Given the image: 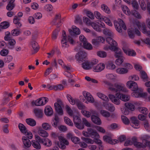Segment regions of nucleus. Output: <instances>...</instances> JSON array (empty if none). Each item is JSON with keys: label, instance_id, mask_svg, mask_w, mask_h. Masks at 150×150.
<instances>
[{"label": "nucleus", "instance_id": "nucleus-60", "mask_svg": "<svg viewBox=\"0 0 150 150\" xmlns=\"http://www.w3.org/2000/svg\"><path fill=\"white\" fill-rule=\"evenodd\" d=\"M102 19L109 26H112V24L110 20L108 18L104 17L102 18Z\"/></svg>", "mask_w": 150, "mask_h": 150}, {"label": "nucleus", "instance_id": "nucleus-2", "mask_svg": "<svg viewBox=\"0 0 150 150\" xmlns=\"http://www.w3.org/2000/svg\"><path fill=\"white\" fill-rule=\"evenodd\" d=\"M103 83L105 86H106L109 90L113 92L118 93V91L127 92V89L124 84L119 83H112L107 80L103 81Z\"/></svg>", "mask_w": 150, "mask_h": 150}, {"label": "nucleus", "instance_id": "nucleus-1", "mask_svg": "<svg viewBox=\"0 0 150 150\" xmlns=\"http://www.w3.org/2000/svg\"><path fill=\"white\" fill-rule=\"evenodd\" d=\"M103 33L106 36V41L109 45H105L104 49L105 50H110L115 52V56L116 58H121L123 56V54L121 50L117 47V42L112 38L114 35L113 33L110 30L105 28L103 30Z\"/></svg>", "mask_w": 150, "mask_h": 150}, {"label": "nucleus", "instance_id": "nucleus-52", "mask_svg": "<svg viewBox=\"0 0 150 150\" xmlns=\"http://www.w3.org/2000/svg\"><path fill=\"white\" fill-rule=\"evenodd\" d=\"M27 139H31L33 138V136L32 133L30 131L28 130L24 134Z\"/></svg>", "mask_w": 150, "mask_h": 150}, {"label": "nucleus", "instance_id": "nucleus-51", "mask_svg": "<svg viewBox=\"0 0 150 150\" xmlns=\"http://www.w3.org/2000/svg\"><path fill=\"white\" fill-rule=\"evenodd\" d=\"M125 58L124 57H121V58H118V59H116L115 62L116 65L120 66L124 62Z\"/></svg>", "mask_w": 150, "mask_h": 150}, {"label": "nucleus", "instance_id": "nucleus-33", "mask_svg": "<svg viewBox=\"0 0 150 150\" xmlns=\"http://www.w3.org/2000/svg\"><path fill=\"white\" fill-rule=\"evenodd\" d=\"M134 104L135 103L134 102H127L125 103V105L127 108L133 111L135 108Z\"/></svg>", "mask_w": 150, "mask_h": 150}, {"label": "nucleus", "instance_id": "nucleus-48", "mask_svg": "<svg viewBox=\"0 0 150 150\" xmlns=\"http://www.w3.org/2000/svg\"><path fill=\"white\" fill-rule=\"evenodd\" d=\"M150 138V136L148 135L144 134L141 135L140 137V139L142 141V143L144 144L147 142V139Z\"/></svg>", "mask_w": 150, "mask_h": 150}, {"label": "nucleus", "instance_id": "nucleus-45", "mask_svg": "<svg viewBox=\"0 0 150 150\" xmlns=\"http://www.w3.org/2000/svg\"><path fill=\"white\" fill-rule=\"evenodd\" d=\"M128 33L129 37L133 38L134 36V28L131 27L128 30Z\"/></svg>", "mask_w": 150, "mask_h": 150}, {"label": "nucleus", "instance_id": "nucleus-58", "mask_svg": "<svg viewBox=\"0 0 150 150\" xmlns=\"http://www.w3.org/2000/svg\"><path fill=\"white\" fill-rule=\"evenodd\" d=\"M97 55L101 58H105L107 56L106 53L104 51H100L97 52Z\"/></svg>", "mask_w": 150, "mask_h": 150}, {"label": "nucleus", "instance_id": "nucleus-56", "mask_svg": "<svg viewBox=\"0 0 150 150\" xmlns=\"http://www.w3.org/2000/svg\"><path fill=\"white\" fill-rule=\"evenodd\" d=\"M139 111L142 113L146 115L148 112V111L146 108L142 107H139L138 108Z\"/></svg>", "mask_w": 150, "mask_h": 150}, {"label": "nucleus", "instance_id": "nucleus-31", "mask_svg": "<svg viewBox=\"0 0 150 150\" xmlns=\"http://www.w3.org/2000/svg\"><path fill=\"white\" fill-rule=\"evenodd\" d=\"M105 77L107 79L112 81H117V76L115 74H108L106 75Z\"/></svg>", "mask_w": 150, "mask_h": 150}, {"label": "nucleus", "instance_id": "nucleus-44", "mask_svg": "<svg viewBox=\"0 0 150 150\" xmlns=\"http://www.w3.org/2000/svg\"><path fill=\"white\" fill-rule=\"evenodd\" d=\"M59 121V119L58 117L57 114L55 115H54V117L52 120V126L54 127H57Z\"/></svg>", "mask_w": 150, "mask_h": 150}, {"label": "nucleus", "instance_id": "nucleus-40", "mask_svg": "<svg viewBox=\"0 0 150 150\" xmlns=\"http://www.w3.org/2000/svg\"><path fill=\"white\" fill-rule=\"evenodd\" d=\"M8 41V48L10 49H13L16 43L15 40L13 39H10Z\"/></svg>", "mask_w": 150, "mask_h": 150}, {"label": "nucleus", "instance_id": "nucleus-16", "mask_svg": "<svg viewBox=\"0 0 150 150\" xmlns=\"http://www.w3.org/2000/svg\"><path fill=\"white\" fill-rule=\"evenodd\" d=\"M105 41V39L103 37L99 36L96 39H93L92 40V43L96 47H98L100 43H103Z\"/></svg>", "mask_w": 150, "mask_h": 150}, {"label": "nucleus", "instance_id": "nucleus-63", "mask_svg": "<svg viewBox=\"0 0 150 150\" xmlns=\"http://www.w3.org/2000/svg\"><path fill=\"white\" fill-rule=\"evenodd\" d=\"M121 118L122 122L125 124L128 125L130 121L129 120L126 116L124 115H122Z\"/></svg>", "mask_w": 150, "mask_h": 150}, {"label": "nucleus", "instance_id": "nucleus-41", "mask_svg": "<svg viewBox=\"0 0 150 150\" xmlns=\"http://www.w3.org/2000/svg\"><path fill=\"white\" fill-rule=\"evenodd\" d=\"M31 143L32 146L34 148L38 149H41V146L39 142L33 140L31 141Z\"/></svg>", "mask_w": 150, "mask_h": 150}, {"label": "nucleus", "instance_id": "nucleus-61", "mask_svg": "<svg viewBox=\"0 0 150 150\" xmlns=\"http://www.w3.org/2000/svg\"><path fill=\"white\" fill-rule=\"evenodd\" d=\"M78 108L80 110H84L86 109V106L83 105L79 100L76 104Z\"/></svg>", "mask_w": 150, "mask_h": 150}, {"label": "nucleus", "instance_id": "nucleus-9", "mask_svg": "<svg viewBox=\"0 0 150 150\" xmlns=\"http://www.w3.org/2000/svg\"><path fill=\"white\" fill-rule=\"evenodd\" d=\"M83 95L84 97V99H82L83 102H85L86 103H93L94 102V99L92 95L86 91L83 92Z\"/></svg>", "mask_w": 150, "mask_h": 150}, {"label": "nucleus", "instance_id": "nucleus-25", "mask_svg": "<svg viewBox=\"0 0 150 150\" xmlns=\"http://www.w3.org/2000/svg\"><path fill=\"white\" fill-rule=\"evenodd\" d=\"M91 118L92 122L98 125H100L102 122L100 119L98 117L92 115L91 116Z\"/></svg>", "mask_w": 150, "mask_h": 150}, {"label": "nucleus", "instance_id": "nucleus-14", "mask_svg": "<svg viewBox=\"0 0 150 150\" xmlns=\"http://www.w3.org/2000/svg\"><path fill=\"white\" fill-rule=\"evenodd\" d=\"M112 134H110L109 135H105L103 136V140L105 142L112 145L118 143V141L117 140L112 139Z\"/></svg>", "mask_w": 150, "mask_h": 150}, {"label": "nucleus", "instance_id": "nucleus-53", "mask_svg": "<svg viewBox=\"0 0 150 150\" xmlns=\"http://www.w3.org/2000/svg\"><path fill=\"white\" fill-rule=\"evenodd\" d=\"M65 109L68 114L71 116H73L74 114V112L71 108L68 105L65 106Z\"/></svg>", "mask_w": 150, "mask_h": 150}, {"label": "nucleus", "instance_id": "nucleus-13", "mask_svg": "<svg viewBox=\"0 0 150 150\" xmlns=\"http://www.w3.org/2000/svg\"><path fill=\"white\" fill-rule=\"evenodd\" d=\"M126 86L133 91H135L138 89V86L137 83L132 81L130 80L127 82Z\"/></svg>", "mask_w": 150, "mask_h": 150}, {"label": "nucleus", "instance_id": "nucleus-18", "mask_svg": "<svg viewBox=\"0 0 150 150\" xmlns=\"http://www.w3.org/2000/svg\"><path fill=\"white\" fill-rule=\"evenodd\" d=\"M146 95V93L142 92L139 89L137 91H134L131 93V96L132 97L135 98L144 97Z\"/></svg>", "mask_w": 150, "mask_h": 150}, {"label": "nucleus", "instance_id": "nucleus-5", "mask_svg": "<svg viewBox=\"0 0 150 150\" xmlns=\"http://www.w3.org/2000/svg\"><path fill=\"white\" fill-rule=\"evenodd\" d=\"M87 130V132L85 131L82 132V134L84 136L88 137L100 138L99 134L94 129L88 128Z\"/></svg>", "mask_w": 150, "mask_h": 150}, {"label": "nucleus", "instance_id": "nucleus-50", "mask_svg": "<svg viewBox=\"0 0 150 150\" xmlns=\"http://www.w3.org/2000/svg\"><path fill=\"white\" fill-rule=\"evenodd\" d=\"M18 128L20 131L23 134L28 130L25 126L21 123L19 124Z\"/></svg>", "mask_w": 150, "mask_h": 150}, {"label": "nucleus", "instance_id": "nucleus-59", "mask_svg": "<svg viewBox=\"0 0 150 150\" xmlns=\"http://www.w3.org/2000/svg\"><path fill=\"white\" fill-rule=\"evenodd\" d=\"M123 66L125 67V69H127L128 72L129 70L132 69L133 68L132 65L129 63L125 62L123 65Z\"/></svg>", "mask_w": 150, "mask_h": 150}, {"label": "nucleus", "instance_id": "nucleus-11", "mask_svg": "<svg viewBox=\"0 0 150 150\" xmlns=\"http://www.w3.org/2000/svg\"><path fill=\"white\" fill-rule=\"evenodd\" d=\"M87 54L83 51H81L76 55V60L79 63H81L85 61L87 59Z\"/></svg>", "mask_w": 150, "mask_h": 150}, {"label": "nucleus", "instance_id": "nucleus-17", "mask_svg": "<svg viewBox=\"0 0 150 150\" xmlns=\"http://www.w3.org/2000/svg\"><path fill=\"white\" fill-rule=\"evenodd\" d=\"M105 67V65L103 63H100L98 64L93 66V71L96 72H100L103 70Z\"/></svg>", "mask_w": 150, "mask_h": 150}, {"label": "nucleus", "instance_id": "nucleus-42", "mask_svg": "<svg viewBox=\"0 0 150 150\" xmlns=\"http://www.w3.org/2000/svg\"><path fill=\"white\" fill-rule=\"evenodd\" d=\"M27 124L31 126H34L36 125V122L35 120L31 118H27L26 119Z\"/></svg>", "mask_w": 150, "mask_h": 150}, {"label": "nucleus", "instance_id": "nucleus-38", "mask_svg": "<svg viewBox=\"0 0 150 150\" xmlns=\"http://www.w3.org/2000/svg\"><path fill=\"white\" fill-rule=\"evenodd\" d=\"M39 134L43 137H48L49 134L48 132L45 130L41 129L38 131Z\"/></svg>", "mask_w": 150, "mask_h": 150}, {"label": "nucleus", "instance_id": "nucleus-30", "mask_svg": "<svg viewBox=\"0 0 150 150\" xmlns=\"http://www.w3.org/2000/svg\"><path fill=\"white\" fill-rule=\"evenodd\" d=\"M45 113L46 115L50 116L53 114V112L52 108L50 106H47L45 108Z\"/></svg>", "mask_w": 150, "mask_h": 150}, {"label": "nucleus", "instance_id": "nucleus-6", "mask_svg": "<svg viewBox=\"0 0 150 150\" xmlns=\"http://www.w3.org/2000/svg\"><path fill=\"white\" fill-rule=\"evenodd\" d=\"M58 138L60 142H58L57 145L61 149H64L66 148V146L69 145V143L68 141L62 135L58 136Z\"/></svg>", "mask_w": 150, "mask_h": 150}, {"label": "nucleus", "instance_id": "nucleus-8", "mask_svg": "<svg viewBox=\"0 0 150 150\" xmlns=\"http://www.w3.org/2000/svg\"><path fill=\"white\" fill-rule=\"evenodd\" d=\"M63 106V103L60 100H58L54 104V107L56 112L60 115H62L63 114V111L62 109Z\"/></svg>", "mask_w": 150, "mask_h": 150}, {"label": "nucleus", "instance_id": "nucleus-57", "mask_svg": "<svg viewBox=\"0 0 150 150\" xmlns=\"http://www.w3.org/2000/svg\"><path fill=\"white\" fill-rule=\"evenodd\" d=\"M73 122L74 125H76L77 123H79L81 121V120L80 118L78 116L75 115L73 117Z\"/></svg>", "mask_w": 150, "mask_h": 150}, {"label": "nucleus", "instance_id": "nucleus-19", "mask_svg": "<svg viewBox=\"0 0 150 150\" xmlns=\"http://www.w3.org/2000/svg\"><path fill=\"white\" fill-rule=\"evenodd\" d=\"M61 44L62 47L64 48L67 47L69 45L67 43V36L65 32L63 30L62 31V38L61 40Z\"/></svg>", "mask_w": 150, "mask_h": 150}, {"label": "nucleus", "instance_id": "nucleus-15", "mask_svg": "<svg viewBox=\"0 0 150 150\" xmlns=\"http://www.w3.org/2000/svg\"><path fill=\"white\" fill-rule=\"evenodd\" d=\"M124 52L127 55L129 56L134 57L136 55V52L132 49H129L126 46H124L122 48Z\"/></svg>", "mask_w": 150, "mask_h": 150}, {"label": "nucleus", "instance_id": "nucleus-34", "mask_svg": "<svg viewBox=\"0 0 150 150\" xmlns=\"http://www.w3.org/2000/svg\"><path fill=\"white\" fill-rule=\"evenodd\" d=\"M90 25H91L93 28L96 31L99 32L101 31V29L98 23L92 22Z\"/></svg>", "mask_w": 150, "mask_h": 150}, {"label": "nucleus", "instance_id": "nucleus-22", "mask_svg": "<svg viewBox=\"0 0 150 150\" xmlns=\"http://www.w3.org/2000/svg\"><path fill=\"white\" fill-rule=\"evenodd\" d=\"M23 143L25 147H30L31 146V142L29 139H27L25 136L22 137Z\"/></svg>", "mask_w": 150, "mask_h": 150}, {"label": "nucleus", "instance_id": "nucleus-43", "mask_svg": "<svg viewBox=\"0 0 150 150\" xmlns=\"http://www.w3.org/2000/svg\"><path fill=\"white\" fill-rule=\"evenodd\" d=\"M42 144L45 146L50 147L52 145V143L50 139L47 138L44 139Z\"/></svg>", "mask_w": 150, "mask_h": 150}, {"label": "nucleus", "instance_id": "nucleus-24", "mask_svg": "<svg viewBox=\"0 0 150 150\" xmlns=\"http://www.w3.org/2000/svg\"><path fill=\"white\" fill-rule=\"evenodd\" d=\"M69 32L71 35L74 33L76 35H79L80 33V30L75 26H73L71 29H69Z\"/></svg>", "mask_w": 150, "mask_h": 150}, {"label": "nucleus", "instance_id": "nucleus-10", "mask_svg": "<svg viewBox=\"0 0 150 150\" xmlns=\"http://www.w3.org/2000/svg\"><path fill=\"white\" fill-rule=\"evenodd\" d=\"M134 142V145L137 147L141 148H145L147 146L149 147V150H150V141L147 142L144 144L138 142L137 138L134 137L132 139Z\"/></svg>", "mask_w": 150, "mask_h": 150}, {"label": "nucleus", "instance_id": "nucleus-37", "mask_svg": "<svg viewBox=\"0 0 150 150\" xmlns=\"http://www.w3.org/2000/svg\"><path fill=\"white\" fill-rule=\"evenodd\" d=\"M116 73L119 74H123L128 73L127 69L125 68H117L116 70Z\"/></svg>", "mask_w": 150, "mask_h": 150}, {"label": "nucleus", "instance_id": "nucleus-47", "mask_svg": "<svg viewBox=\"0 0 150 150\" xmlns=\"http://www.w3.org/2000/svg\"><path fill=\"white\" fill-rule=\"evenodd\" d=\"M83 47L84 48L88 50H92L93 49V46L92 45L86 41L83 44Z\"/></svg>", "mask_w": 150, "mask_h": 150}, {"label": "nucleus", "instance_id": "nucleus-3", "mask_svg": "<svg viewBox=\"0 0 150 150\" xmlns=\"http://www.w3.org/2000/svg\"><path fill=\"white\" fill-rule=\"evenodd\" d=\"M108 97L111 101L116 105H119L120 103V100L124 102H127L130 99V97L127 94L116 93L115 95L109 94Z\"/></svg>", "mask_w": 150, "mask_h": 150}, {"label": "nucleus", "instance_id": "nucleus-46", "mask_svg": "<svg viewBox=\"0 0 150 150\" xmlns=\"http://www.w3.org/2000/svg\"><path fill=\"white\" fill-rule=\"evenodd\" d=\"M21 33L20 30L18 29L15 28L12 30L11 31V35L14 36H17L20 35Z\"/></svg>", "mask_w": 150, "mask_h": 150}, {"label": "nucleus", "instance_id": "nucleus-12", "mask_svg": "<svg viewBox=\"0 0 150 150\" xmlns=\"http://www.w3.org/2000/svg\"><path fill=\"white\" fill-rule=\"evenodd\" d=\"M136 25L140 30H142L143 33L150 37V30L148 31L147 30L146 25L144 23H141L137 21L136 22Z\"/></svg>", "mask_w": 150, "mask_h": 150}, {"label": "nucleus", "instance_id": "nucleus-49", "mask_svg": "<svg viewBox=\"0 0 150 150\" xmlns=\"http://www.w3.org/2000/svg\"><path fill=\"white\" fill-rule=\"evenodd\" d=\"M122 8L123 12L126 15H130V11L127 6L125 5L122 6Z\"/></svg>", "mask_w": 150, "mask_h": 150}, {"label": "nucleus", "instance_id": "nucleus-32", "mask_svg": "<svg viewBox=\"0 0 150 150\" xmlns=\"http://www.w3.org/2000/svg\"><path fill=\"white\" fill-rule=\"evenodd\" d=\"M105 65L106 68L108 69L113 70L116 68V66L112 61L108 62Z\"/></svg>", "mask_w": 150, "mask_h": 150}, {"label": "nucleus", "instance_id": "nucleus-7", "mask_svg": "<svg viewBox=\"0 0 150 150\" xmlns=\"http://www.w3.org/2000/svg\"><path fill=\"white\" fill-rule=\"evenodd\" d=\"M48 101V99L47 98L43 97L37 99L35 101H32L31 104L33 106H40L45 105Z\"/></svg>", "mask_w": 150, "mask_h": 150}, {"label": "nucleus", "instance_id": "nucleus-21", "mask_svg": "<svg viewBox=\"0 0 150 150\" xmlns=\"http://www.w3.org/2000/svg\"><path fill=\"white\" fill-rule=\"evenodd\" d=\"M30 45L33 49V54L37 53L39 50V47L38 43L35 41H32L31 42Z\"/></svg>", "mask_w": 150, "mask_h": 150}, {"label": "nucleus", "instance_id": "nucleus-4", "mask_svg": "<svg viewBox=\"0 0 150 150\" xmlns=\"http://www.w3.org/2000/svg\"><path fill=\"white\" fill-rule=\"evenodd\" d=\"M114 25L117 31L119 33L122 32V28L124 30L127 29V28L124 22L121 19H118L114 21Z\"/></svg>", "mask_w": 150, "mask_h": 150}, {"label": "nucleus", "instance_id": "nucleus-29", "mask_svg": "<svg viewBox=\"0 0 150 150\" xmlns=\"http://www.w3.org/2000/svg\"><path fill=\"white\" fill-rule=\"evenodd\" d=\"M88 148L89 150H103L104 147L102 145H98V147L95 145H90Z\"/></svg>", "mask_w": 150, "mask_h": 150}, {"label": "nucleus", "instance_id": "nucleus-27", "mask_svg": "<svg viewBox=\"0 0 150 150\" xmlns=\"http://www.w3.org/2000/svg\"><path fill=\"white\" fill-rule=\"evenodd\" d=\"M67 98L69 103L72 105L76 104L79 100L77 99L73 98L69 95H67Z\"/></svg>", "mask_w": 150, "mask_h": 150}, {"label": "nucleus", "instance_id": "nucleus-26", "mask_svg": "<svg viewBox=\"0 0 150 150\" xmlns=\"http://www.w3.org/2000/svg\"><path fill=\"white\" fill-rule=\"evenodd\" d=\"M82 67L84 69L88 70L91 68V65L90 62L86 60L83 62H82Z\"/></svg>", "mask_w": 150, "mask_h": 150}, {"label": "nucleus", "instance_id": "nucleus-20", "mask_svg": "<svg viewBox=\"0 0 150 150\" xmlns=\"http://www.w3.org/2000/svg\"><path fill=\"white\" fill-rule=\"evenodd\" d=\"M102 105L105 108L113 112L115 110V108L114 106L112 104L108 102H103Z\"/></svg>", "mask_w": 150, "mask_h": 150}, {"label": "nucleus", "instance_id": "nucleus-35", "mask_svg": "<svg viewBox=\"0 0 150 150\" xmlns=\"http://www.w3.org/2000/svg\"><path fill=\"white\" fill-rule=\"evenodd\" d=\"M9 26V23L7 22L4 21L1 22L0 24V32L3 29L7 28Z\"/></svg>", "mask_w": 150, "mask_h": 150}, {"label": "nucleus", "instance_id": "nucleus-23", "mask_svg": "<svg viewBox=\"0 0 150 150\" xmlns=\"http://www.w3.org/2000/svg\"><path fill=\"white\" fill-rule=\"evenodd\" d=\"M53 24L60 26L61 25V16L60 15H56L52 21Z\"/></svg>", "mask_w": 150, "mask_h": 150}, {"label": "nucleus", "instance_id": "nucleus-54", "mask_svg": "<svg viewBox=\"0 0 150 150\" xmlns=\"http://www.w3.org/2000/svg\"><path fill=\"white\" fill-rule=\"evenodd\" d=\"M100 114L103 117H108L110 115V114L108 112L104 110H101L100 111Z\"/></svg>", "mask_w": 150, "mask_h": 150}, {"label": "nucleus", "instance_id": "nucleus-36", "mask_svg": "<svg viewBox=\"0 0 150 150\" xmlns=\"http://www.w3.org/2000/svg\"><path fill=\"white\" fill-rule=\"evenodd\" d=\"M97 96L105 101L108 102L109 101V99L108 97L105 95L100 92L97 93Z\"/></svg>", "mask_w": 150, "mask_h": 150}, {"label": "nucleus", "instance_id": "nucleus-64", "mask_svg": "<svg viewBox=\"0 0 150 150\" xmlns=\"http://www.w3.org/2000/svg\"><path fill=\"white\" fill-rule=\"evenodd\" d=\"M9 51L6 49H4L2 50L0 52V55L3 57L6 56L9 53Z\"/></svg>", "mask_w": 150, "mask_h": 150}, {"label": "nucleus", "instance_id": "nucleus-55", "mask_svg": "<svg viewBox=\"0 0 150 150\" xmlns=\"http://www.w3.org/2000/svg\"><path fill=\"white\" fill-rule=\"evenodd\" d=\"M64 120L65 123L67 125L71 126H73V124L71 120L67 117H65L64 118Z\"/></svg>", "mask_w": 150, "mask_h": 150}, {"label": "nucleus", "instance_id": "nucleus-28", "mask_svg": "<svg viewBox=\"0 0 150 150\" xmlns=\"http://www.w3.org/2000/svg\"><path fill=\"white\" fill-rule=\"evenodd\" d=\"M41 126L43 130H51L52 127L51 125L47 122H44L42 124Z\"/></svg>", "mask_w": 150, "mask_h": 150}, {"label": "nucleus", "instance_id": "nucleus-62", "mask_svg": "<svg viewBox=\"0 0 150 150\" xmlns=\"http://www.w3.org/2000/svg\"><path fill=\"white\" fill-rule=\"evenodd\" d=\"M72 142L75 144H79L80 141V138L76 136H74L71 138V140Z\"/></svg>", "mask_w": 150, "mask_h": 150}, {"label": "nucleus", "instance_id": "nucleus-39", "mask_svg": "<svg viewBox=\"0 0 150 150\" xmlns=\"http://www.w3.org/2000/svg\"><path fill=\"white\" fill-rule=\"evenodd\" d=\"M20 19L17 16H15L13 18V23L16 25L17 28H19L21 27L22 24L19 22Z\"/></svg>", "mask_w": 150, "mask_h": 150}]
</instances>
